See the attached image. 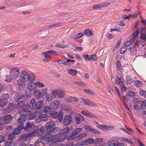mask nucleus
<instances>
[{"mask_svg": "<svg viewBox=\"0 0 146 146\" xmlns=\"http://www.w3.org/2000/svg\"><path fill=\"white\" fill-rule=\"evenodd\" d=\"M28 111V110L26 109L19 110V113L20 114V117L18 120V122L20 124L16 128L14 129L12 132L15 135L19 134L23 129L24 125L23 122H25L26 120L25 115L27 114Z\"/></svg>", "mask_w": 146, "mask_h": 146, "instance_id": "f257e3e1", "label": "nucleus"}, {"mask_svg": "<svg viewBox=\"0 0 146 146\" xmlns=\"http://www.w3.org/2000/svg\"><path fill=\"white\" fill-rule=\"evenodd\" d=\"M44 101L40 100L37 102L34 98H32L30 102V105L31 106L32 109H35L36 112L37 113H40L42 112V107L43 105Z\"/></svg>", "mask_w": 146, "mask_h": 146, "instance_id": "f03ea898", "label": "nucleus"}, {"mask_svg": "<svg viewBox=\"0 0 146 146\" xmlns=\"http://www.w3.org/2000/svg\"><path fill=\"white\" fill-rule=\"evenodd\" d=\"M42 138L44 139H46L48 142H52L54 144L58 142H62L64 141L63 139L60 140V138L55 137L54 135L49 133L44 135L42 136Z\"/></svg>", "mask_w": 146, "mask_h": 146, "instance_id": "7ed1b4c3", "label": "nucleus"}, {"mask_svg": "<svg viewBox=\"0 0 146 146\" xmlns=\"http://www.w3.org/2000/svg\"><path fill=\"white\" fill-rule=\"evenodd\" d=\"M25 98V95L21 93H19L17 94L14 97L15 101L17 103L18 106L20 108L23 107L25 104V102L23 100L19 101L21 99H24Z\"/></svg>", "mask_w": 146, "mask_h": 146, "instance_id": "20e7f679", "label": "nucleus"}, {"mask_svg": "<svg viewBox=\"0 0 146 146\" xmlns=\"http://www.w3.org/2000/svg\"><path fill=\"white\" fill-rule=\"evenodd\" d=\"M45 129L49 133L53 132L56 129V125L54 122L50 121L47 122L45 126Z\"/></svg>", "mask_w": 146, "mask_h": 146, "instance_id": "39448f33", "label": "nucleus"}, {"mask_svg": "<svg viewBox=\"0 0 146 146\" xmlns=\"http://www.w3.org/2000/svg\"><path fill=\"white\" fill-rule=\"evenodd\" d=\"M36 133L31 131L27 134H24L22 135L20 137V139L22 140H29L30 137H34L36 135Z\"/></svg>", "mask_w": 146, "mask_h": 146, "instance_id": "423d86ee", "label": "nucleus"}, {"mask_svg": "<svg viewBox=\"0 0 146 146\" xmlns=\"http://www.w3.org/2000/svg\"><path fill=\"white\" fill-rule=\"evenodd\" d=\"M10 73L13 78L15 79L18 78L19 76V71L18 68L14 67L11 69L9 71Z\"/></svg>", "mask_w": 146, "mask_h": 146, "instance_id": "0eeeda50", "label": "nucleus"}, {"mask_svg": "<svg viewBox=\"0 0 146 146\" xmlns=\"http://www.w3.org/2000/svg\"><path fill=\"white\" fill-rule=\"evenodd\" d=\"M48 117L44 114H40L37 116L35 122L36 123H39L42 121H46L48 119Z\"/></svg>", "mask_w": 146, "mask_h": 146, "instance_id": "6e6552de", "label": "nucleus"}, {"mask_svg": "<svg viewBox=\"0 0 146 146\" xmlns=\"http://www.w3.org/2000/svg\"><path fill=\"white\" fill-rule=\"evenodd\" d=\"M79 100L81 103L85 105H87L89 106H92L96 107V105L92 101H90L87 99H85L82 98H79Z\"/></svg>", "mask_w": 146, "mask_h": 146, "instance_id": "1a4fd4ad", "label": "nucleus"}, {"mask_svg": "<svg viewBox=\"0 0 146 146\" xmlns=\"http://www.w3.org/2000/svg\"><path fill=\"white\" fill-rule=\"evenodd\" d=\"M1 118L4 122L3 124H7L11 121L13 117L11 115L8 114L2 116Z\"/></svg>", "mask_w": 146, "mask_h": 146, "instance_id": "9d476101", "label": "nucleus"}, {"mask_svg": "<svg viewBox=\"0 0 146 146\" xmlns=\"http://www.w3.org/2000/svg\"><path fill=\"white\" fill-rule=\"evenodd\" d=\"M29 73L25 70L22 71L19 80L21 82H26L28 80Z\"/></svg>", "mask_w": 146, "mask_h": 146, "instance_id": "9b49d317", "label": "nucleus"}, {"mask_svg": "<svg viewBox=\"0 0 146 146\" xmlns=\"http://www.w3.org/2000/svg\"><path fill=\"white\" fill-rule=\"evenodd\" d=\"M72 117L70 115H66L63 120V123L65 126L68 125L72 122Z\"/></svg>", "mask_w": 146, "mask_h": 146, "instance_id": "f8f14e48", "label": "nucleus"}, {"mask_svg": "<svg viewBox=\"0 0 146 146\" xmlns=\"http://www.w3.org/2000/svg\"><path fill=\"white\" fill-rule=\"evenodd\" d=\"M35 127V125L32 123L27 122L23 128L26 131H30L33 130Z\"/></svg>", "mask_w": 146, "mask_h": 146, "instance_id": "ddd939ff", "label": "nucleus"}, {"mask_svg": "<svg viewBox=\"0 0 146 146\" xmlns=\"http://www.w3.org/2000/svg\"><path fill=\"white\" fill-rule=\"evenodd\" d=\"M26 109L27 110H28L27 114L25 115V117H26V119L27 118V115L29 114V116L28 117V119L30 120L33 119L36 116V114L34 112H31L28 109H21L20 110H25Z\"/></svg>", "mask_w": 146, "mask_h": 146, "instance_id": "4468645a", "label": "nucleus"}, {"mask_svg": "<svg viewBox=\"0 0 146 146\" xmlns=\"http://www.w3.org/2000/svg\"><path fill=\"white\" fill-rule=\"evenodd\" d=\"M34 133H36V135L37 134L38 136L42 135L44 133V128L43 126H41L39 128L38 130L34 129L33 131Z\"/></svg>", "mask_w": 146, "mask_h": 146, "instance_id": "2eb2a0df", "label": "nucleus"}, {"mask_svg": "<svg viewBox=\"0 0 146 146\" xmlns=\"http://www.w3.org/2000/svg\"><path fill=\"white\" fill-rule=\"evenodd\" d=\"M74 120L77 124H80L81 121H84V117L79 114H77L74 117Z\"/></svg>", "mask_w": 146, "mask_h": 146, "instance_id": "dca6fc26", "label": "nucleus"}, {"mask_svg": "<svg viewBox=\"0 0 146 146\" xmlns=\"http://www.w3.org/2000/svg\"><path fill=\"white\" fill-rule=\"evenodd\" d=\"M87 135V134L85 132L81 133L76 136L75 138V141H79L83 139Z\"/></svg>", "mask_w": 146, "mask_h": 146, "instance_id": "f3484780", "label": "nucleus"}, {"mask_svg": "<svg viewBox=\"0 0 146 146\" xmlns=\"http://www.w3.org/2000/svg\"><path fill=\"white\" fill-rule=\"evenodd\" d=\"M34 94L35 97L37 99H40L42 96L40 91L38 90H35L34 91Z\"/></svg>", "mask_w": 146, "mask_h": 146, "instance_id": "a211bd4d", "label": "nucleus"}, {"mask_svg": "<svg viewBox=\"0 0 146 146\" xmlns=\"http://www.w3.org/2000/svg\"><path fill=\"white\" fill-rule=\"evenodd\" d=\"M94 140L92 138H90L86 139L84 141L82 142V144L84 145H86L92 143Z\"/></svg>", "mask_w": 146, "mask_h": 146, "instance_id": "6ab92c4d", "label": "nucleus"}, {"mask_svg": "<svg viewBox=\"0 0 146 146\" xmlns=\"http://www.w3.org/2000/svg\"><path fill=\"white\" fill-rule=\"evenodd\" d=\"M118 143V141L115 139L110 140L107 142V145L109 146H117V144Z\"/></svg>", "mask_w": 146, "mask_h": 146, "instance_id": "aec40b11", "label": "nucleus"}, {"mask_svg": "<svg viewBox=\"0 0 146 146\" xmlns=\"http://www.w3.org/2000/svg\"><path fill=\"white\" fill-rule=\"evenodd\" d=\"M44 112L46 114V115L48 117H49L50 114L52 113L51 108L48 106H47L45 107Z\"/></svg>", "mask_w": 146, "mask_h": 146, "instance_id": "412c9836", "label": "nucleus"}, {"mask_svg": "<svg viewBox=\"0 0 146 146\" xmlns=\"http://www.w3.org/2000/svg\"><path fill=\"white\" fill-rule=\"evenodd\" d=\"M28 88L30 90H33L36 88V84L34 82H31L29 83L28 84Z\"/></svg>", "mask_w": 146, "mask_h": 146, "instance_id": "4be33fe9", "label": "nucleus"}, {"mask_svg": "<svg viewBox=\"0 0 146 146\" xmlns=\"http://www.w3.org/2000/svg\"><path fill=\"white\" fill-rule=\"evenodd\" d=\"M65 94L64 91L63 90L58 89L57 93L58 97L60 98H62L64 97Z\"/></svg>", "mask_w": 146, "mask_h": 146, "instance_id": "5701e85b", "label": "nucleus"}, {"mask_svg": "<svg viewBox=\"0 0 146 146\" xmlns=\"http://www.w3.org/2000/svg\"><path fill=\"white\" fill-rule=\"evenodd\" d=\"M60 105V102L58 101L55 100L52 102V108L54 109H56L58 108Z\"/></svg>", "mask_w": 146, "mask_h": 146, "instance_id": "b1692460", "label": "nucleus"}, {"mask_svg": "<svg viewBox=\"0 0 146 146\" xmlns=\"http://www.w3.org/2000/svg\"><path fill=\"white\" fill-rule=\"evenodd\" d=\"M81 113L83 114L86 116L90 117H94L93 113H92L89 112L88 111H82Z\"/></svg>", "mask_w": 146, "mask_h": 146, "instance_id": "393cba45", "label": "nucleus"}, {"mask_svg": "<svg viewBox=\"0 0 146 146\" xmlns=\"http://www.w3.org/2000/svg\"><path fill=\"white\" fill-rule=\"evenodd\" d=\"M70 129V128L69 127H66L58 133L59 135H63L66 133L68 132Z\"/></svg>", "mask_w": 146, "mask_h": 146, "instance_id": "a878e982", "label": "nucleus"}, {"mask_svg": "<svg viewBox=\"0 0 146 146\" xmlns=\"http://www.w3.org/2000/svg\"><path fill=\"white\" fill-rule=\"evenodd\" d=\"M42 54L44 55L46 59L43 60L44 61L48 62L50 61L51 60V57L48 55V54L47 52V51L42 52Z\"/></svg>", "mask_w": 146, "mask_h": 146, "instance_id": "bb28decb", "label": "nucleus"}, {"mask_svg": "<svg viewBox=\"0 0 146 146\" xmlns=\"http://www.w3.org/2000/svg\"><path fill=\"white\" fill-rule=\"evenodd\" d=\"M16 137V136L13 133L9 134L8 136L7 140L11 141L12 142H14L13 140Z\"/></svg>", "mask_w": 146, "mask_h": 146, "instance_id": "cd10ccee", "label": "nucleus"}, {"mask_svg": "<svg viewBox=\"0 0 146 146\" xmlns=\"http://www.w3.org/2000/svg\"><path fill=\"white\" fill-rule=\"evenodd\" d=\"M25 82H21L20 81H17V84L19 86L20 89L21 90H23L24 89L25 87V84L24 83Z\"/></svg>", "mask_w": 146, "mask_h": 146, "instance_id": "c85d7f7f", "label": "nucleus"}, {"mask_svg": "<svg viewBox=\"0 0 146 146\" xmlns=\"http://www.w3.org/2000/svg\"><path fill=\"white\" fill-rule=\"evenodd\" d=\"M122 78L120 77L117 76L115 79V83L116 85H118L120 84L121 83L122 84L123 81H122Z\"/></svg>", "mask_w": 146, "mask_h": 146, "instance_id": "c756f323", "label": "nucleus"}, {"mask_svg": "<svg viewBox=\"0 0 146 146\" xmlns=\"http://www.w3.org/2000/svg\"><path fill=\"white\" fill-rule=\"evenodd\" d=\"M35 78V75L32 73H30L29 74L28 78V80L30 82H33Z\"/></svg>", "mask_w": 146, "mask_h": 146, "instance_id": "7c9ffc66", "label": "nucleus"}, {"mask_svg": "<svg viewBox=\"0 0 146 146\" xmlns=\"http://www.w3.org/2000/svg\"><path fill=\"white\" fill-rule=\"evenodd\" d=\"M82 131V128H78L74 129L73 131L72 132V134H74V136L76 137V136L77 135L81 132Z\"/></svg>", "mask_w": 146, "mask_h": 146, "instance_id": "2f4dec72", "label": "nucleus"}, {"mask_svg": "<svg viewBox=\"0 0 146 146\" xmlns=\"http://www.w3.org/2000/svg\"><path fill=\"white\" fill-rule=\"evenodd\" d=\"M144 100L145 102L143 100L139 101V104H140V108L142 109L146 108V100Z\"/></svg>", "mask_w": 146, "mask_h": 146, "instance_id": "473e14b6", "label": "nucleus"}, {"mask_svg": "<svg viewBox=\"0 0 146 146\" xmlns=\"http://www.w3.org/2000/svg\"><path fill=\"white\" fill-rule=\"evenodd\" d=\"M78 100L77 98L71 96L69 98L67 99V102L69 103H71L72 102H77Z\"/></svg>", "mask_w": 146, "mask_h": 146, "instance_id": "72a5a7b5", "label": "nucleus"}, {"mask_svg": "<svg viewBox=\"0 0 146 146\" xmlns=\"http://www.w3.org/2000/svg\"><path fill=\"white\" fill-rule=\"evenodd\" d=\"M63 117V112L62 111L60 110L59 111V113L58 117V121L61 122L62 120Z\"/></svg>", "mask_w": 146, "mask_h": 146, "instance_id": "f704fd0d", "label": "nucleus"}, {"mask_svg": "<svg viewBox=\"0 0 146 146\" xmlns=\"http://www.w3.org/2000/svg\"><path fill=\"white\" fill-rule=\"evenodd\" d=\"M68 72L71 76H74L77 74V71L74 69H70L68 70Z\"/></svg>", "mask_w": 146, "mask_h": 146, "instance_id": "c9c22d12", "label": "nucleus"}, {"mask_svg": "<svg viewBox=\"0 0 146 146\" xmlns=\"http://www.w3.org/2000/svg\"><path fill=\"white\" fill-rule=\"evenodd\" d=\"M13 76L10 73L9 75H8L6 76L5 81L8 82H11L13 80L15 79V78H13Z\"/></svg>", "mask_w": 146, "mask_h": 146, "instance_id": "e433bc0d", "label": "nucleus"}, {"mask_svg": "<svg viewBox=\"0 0 146 146\" xmlns=\"http://www.w3.org/2000/svg\"><path fill=\"white\" fill-rule=\"evenodd\" d=\"M133 80L131 78L128 77L127 78L126 83L127 84L129 85V86L133 84Z\"/></svg>", "mask_w": 146, "mask_h": 146, "instance_id": "4c0bfd02", "label": "nucleus"}, {"mask_svg": "<svg viewBox=\"0 0 146 146\" xmlns=\"http://www.w3.org/2000/svg\"><path fill=\"white\" fill-rule=\"evenodd\" d=\"M12 111V108H11L10 107L7 106L4 110L3 113L4 114H7Z\"/></svg>", "mask_w": 146, "mask_h": 146, "instance_id": "58836bf2", "label": "nucleus"}, {"mask_svg": "<svg viewBox=\"0 0 146 146\" xmlns=\"http://www.w3.org/2000/svg\"><path fill=\"white\" fill-rule=\"evenodd\" d=\"M8 102V100L3 99L0 100V107L6 105Z\"/></svg>", "mask_w": 146, "mask_h": 146, "instance_id": "ea45409f", "label": "nucleus"}, {"mask_svg": "<svg viewBox=\"0 0 146 146\" xmlns=\"http://www.w3.org/2000/svg\"><path fill=\"white\" fill-rule=\"evenodd\" d=\"M85 34L87 36H90L91 35H93L92 33V31L89 29H87L85 30L84 31Z\"/></svg>", "mask_w": 146, "mask_h": 146, "instance_id": "a19ab883", "label": "nucleus"}, {"mask_svg": "<svg viewBox=\"0 0 146 146\" xmlns=\"http://www.w3.org/2000/svg\"><path fill=\"white\" fill-rule=\"evenodd\" d=\"M42 140V138H39L37 140L36 142L34 144L35 146H39L41 145Z\"/></svg>", "mask_w": 146, "mask_h": 146, "instance_id": "79ce46f5", "label": "nucleus"}, {"mask_svg": "<svg viewBox=\"0 0 146 146\" xmlns=\"http://www.w3.org/2000/svg\"><path fill=\"white\" fill-rule=\"evenodd\" d=\"M76 137L74 136V134H72V132L70 134L67 138V140L68 141L73 140L75 141V138Z\"/></svg>", "mask_w": 146, "mask_h": 146, "instance_id": "37998d69", "label": "nucleus"}, {"mask_svg": "<svg viewBox=\"0 0 146 146\" xmlns=\"http://www.w3.org/2000/svg\"><path fill=\"white\" fill-rule=\"evenodd\" d=\"M60 108L61 109L64 111H67L70 110L67 106L64 104H61Z\"/></svg>", "mask_w": 146, "mask_h": 146, "instance_id": "c03bdc74", "label": "nucleus"}, {"mask_svg": "<svg viewBox=\"0 0 146 146\" xmlns=\"http://www.w3.org/2000/svg\"><path fill=\"white\" fill-rule=\"evenodd\" d=\"M46 101L50 102L52 101V96L48 93H46Z\"/></svg>", "mask_w": 146, "mask_h": 146, "instance_id": "a18cd8bd", "label": "nucleus"}, {"mask_svg": "<svg viewBox=\"0 0 146 146\" xmlns=\"http://www.w3.org/2000/svg\"><path fill=\"white\" fill-rule=\"evenodd\" d=\"M58 114L56 111H53L50 114V117H52L54 119H56L58 117Z\"/></svg>", "mask_w": 146, "mask_h": 146, "instance_id": "49530a36", "label": "nucleus"}, {"mask_svg": "<svg viewBox=\"0 0 146 146\" xmlns=\"http://www.w3.org/2000/svg\"><path fill=\"white\" fill-rule=\"evenodd\" d=\"M139 94L140 95L143 97H145L146 96V91L145 90L141 89L140 90Z\"/></svg>", "mask_w": 146, "mask_h": 146, "instance_id": "de8ad7c7", "label": "nucleus"}, {"mask_svg": "<svg viewBox=\"0 0 146 146\" xmlns=\"http://www.w3.org/2000/svg\"><path fill=\"white\" fill-rule=\"evenodd\" d=\"M54 46L59 48H64L65 47H67L68 46L66 45H63L60 44L59 43H57L56 44L54 45Z\"/></svg>", "mask_w": 146, "mask_h": 146, "instance_id": "09e8293b", "label": "nucleus"}, {"mask_svg": "<svg viewBox=\"0 0 146 146\" xmlns=\"http://www.w3.org/2000/svg\"><path fill=\"white\" fill-rule=\"evenodd\" d=\"M134 84L136 86L138 87H140L142 86L141 82L139 80H137L134 82Z\"/></svg>", "mask_w": 146, "mask_h": 146, "instance_id": "8fccbe9b", "label": "nucleus"}, {"mask_svg": "<svg viewBox=\"0 0 146 146\" xmlns=\"http://www.w3.org/2000/svg\"><path fill=\"white\" fill-rule=\"evenodd\" d=\"M58 92V90H53L51 91V94L53 97H55L57 95Z\"/></svg>", "mask_w": 146, "mask_h": 146, "instance_id": "3c124183", "label": "nucleus"}, {"mask_svg": "<svg viewBox=\"0 0 146 146\" xmlns=\"http://www.w3.org/2000/svg\"><path fill=\"white\" fill-rule=\"evenodd\" d=\"M14 142H12L8 140H6L5 146H13Z\"/></svg>", "mask_w": 146, "mask_h": 146, "instance_id": "603ef678", "label": "nucleus"}, {"mask_svg": "<svg viewBox=\"0 0 146 146\" xmlns=\"http://www.w3.org/2000/svg\"><path fill=\"white\" fill-rule=\"evenodd\" d=\"M95 143H100L103 141V139L100 138H96L94 140Z\"/></svg>", "mask_w": 146, "mask_h": 146, "instance_id": "864d4df0", "label": "nucleus"}, {"mask_svg": "<svg viewBox=\"0 0 146 146\" xmlns=\"http://www.w3.org/2000/svg\"><path fill=\"white\" fill-rule=\"evenodd\" d=\"M127 48V47L126 46L123 47L120 50V53L121 54H124Z\"/></svg>", "mask_w": 146, "mask_h": 146, "instance_id": "5fc2aeb1", "label": "nucleus"}, {"mask_svg": "<svg viewBox=\"0 0 146 146\" xmlns=\"http://www.w3.org/2000/svg\"><path fill=\"white\" fill-rule=\"evenodd\" d=\"M121 140L124 141H126L129 143H130L131 144H133L132 142L130 140L125 137H122Z\"/></svg>", "mask_w": 146, "mask_h": 146, "instance_id": "6e6d98bb", "label": "nucleus"}, {"mask_svg": "<svg viewBox=\"0 0 146 146\" xmlns=\"http://www.w3.org/2000/svg\"><path fill=\"white\" fill-rule=\"evenodd\" d=\"M85 129L88 130L89 131L92 132L93 128L89 125H86L84 127Z\"/></svg>", "mask_w": 146, "mask_h": 146, "instance_id": "4d7b16f0", "label": "nucleus"}, {"mask_svg": "<svg viewBox=\"0 0 146 146\" xmlns=\"http://www.w3.org/2000/svg\"><path fill=\"white\" fill-rule=\"evenodd\" d=\"M84 35L83 33H79L75 36V38L76 39H78L82 37Z\"/></svg>", "mask_w": 146, "mask_h": 146, "instance_id": "13d9d810", "label": "nucleus"}, {"mask_svg": "<svg viewBox=\"0 0 146 146\" xmlns=\"http://www.w3.org/2000/svg\"><path fill=\"white\" fill-rule=\"evenodd\" d=\"M116 66L117 69L119 70H121V62L119 60H117L116 62Z\"/></svg>", "mask_w": 146, "mask_h": 146, "instance_id": "bf43d9fd", "label": "nucleus"}, {"mask_svg": "<svg viewBox=\"0 0 146 146\" xmlns=\"http://www.w3.org/2000/svg\"><path fill=\"white\" fill-rule=\"evenodd\" d=\"M2 97L3 98V99H5V100H7V99L9 98V95L7 93L3 94L2 95Z\"/></svg>", "mask_w": 146, "mask_h": 146, "instance_id": "052dcab7", "label": "nucleus"}, {"mask_svg": "<svg viewBox=\"0 0 146 146\" xmlns=\"http://www.w3.org/2000/svg\"><path fill=\"white\" fill-rule=\"evenodd\" d=\"M84 91L85 92L89 94H90L92 95L94 94V92L90 89H84Z\"/></svg>", "mask_w": 146, "mask_h": 146, "instance_id": "680f3d73", "label": "nucleus"}, {"mask_svg": "<svg viewBox=\"0 0 146 146\" xmlns=\"http://www.w3.org/2000/svg\"><path fill=\"white\" fill-rule=\"evenodd\" d=\"M101 4H98L94 5L93 7V9H98L102 8Z\"/></svg>", "mask_w": 146, "mask_h": 146, "instance_id": "e2e57ef3", "label": "nucleus"}, {"mask_svg": "<svg viewBox=\"0 0 146 146\" xmlns=\"http://www.w3.org/2000/svg\"><path fill=\"white\" fill-rule=\"evenodd\" d=\"M83 57L86 60L88 61L91 60V59L89 57V55H83Z\"/></svg>", "mask_w": 146, "mask_h": 146, "instance_id": "0e129e2a", "label": "nucleus"}, {"mask_svg": "<svg viewBox=\"0 0 146 146\" xmlns=\"http://www.w3.org/2000/svg\"><path fill=\"white\" fill-rule=\"evenodd\" d=\"M132 43V40L127 41L125 42L124 43V45L125 46H129Z\"/></svg>", "mask_w": 146, "mask_h": 146, "instance_id": "69168bd1", "label": "nucleus"}, {"mask_svg": "<svg viewBox=\"0 0 146 146\" xmlns=\"http://www.w3.org/2000/svg\"><path fill=\"white\" fill-rule=\"evenodd\" d=\"M35 83L36 84V86H37L39 87L42 88L43 86H44V85H43V83H40L39 82H37Z\"/></svg>", "mask_w": 146, "mask_h": 146, "instance_id": "338daca9", "label": "nucleus"}, {"mask_svg": "<svg viewBox=\"0 0 146 146\" xmlns=\"http://www.w3.org/2000/svg\"><path fill=\"white\" fill-rule=\"evenodd\" d=\"M5 140V137L4 135H0V143L4 141Z\"/></svg>", "mask_w": 146, "mask_h": 146, "instance_id": "774afa93", "label": "nucleus"}]
</instances>
